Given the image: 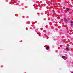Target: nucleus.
Listing matches in <instances>:
<instances>
[{"label":"nucleus","instance_id":"nucleus-3","mask_svg":"<svg viewBox=\"0 0 73 73\" xmlns=\"http://www.w3.org/2000/svg\"><path fill=\"white\" fill-rule=\"evenodd\" d=\"M64 21H65L66 23H67V19H64Z\"/></svg>","mask_w":73,"mask_h":73},{"label":"nucleus","instance_id":"nucleus-1","mask_svg":"<svg viewBox=\"0 0 73 73\" xmlns=\"http://www.w3.org/2000/svg\"><path fill=\"white\" fill-rule=\"evenodd\" d=\"M70 23H71V27H73V21H72L71 20H70Z\"/></svg>","mask_w":73,"mask_h":73},{"label":"nucleus","instance_id":"nucleus-4","mask_svg":"<svg viewBox=\"0 0 73 73\" xmlns=\"http://www.w3.org/2000/svg\"><path fill=\"white\" fill-rule=\"evenodd\" d=\"M66 50H68V51H69V48L68 47H67L66 48Z\"/></svg>","mask_w":73,"mask_h":73},{"label":"nucleus","instance_id":"nucleus-6","mask_svg":"<svg viewBox=\"0 0 73 73\" xmlns=\"http://www.w3.org/2000/svg\"><path fill=\"white\" fill-rule=\"evenodd\" d=\"M46 49H47V50H48V49H49V47H47L46 48Z\"/></svg>","mask_w":73,"mask_h":73},{"label":"nucleus","instance_id":"nucleus-7","mask_svg":"<svg viewBox=\"0 0 73 73\" xmlns=\"http://www.w3.org/2000/svg\"><path fill=\"white\" fill-rule=\"evenodd\" d=\"M71 73H73V72H71Z\"/></svg>","mask_w":73,"mask_h":73},{"label":"nucleus","instance_id":"nucleus-5","mask_svg":"<svg viewBox=\"0 0 73 73\" xmlns=\"http://www.w3.org/2000/svg\"><path fill=\"white\" fill-rule=\"evenodd\" d=\"M62 58H63L64 59V58H65V56H62Z\"/></svg>","mask_w":73,"mask_h":73},{"label":"nucleus","instance_id":"nucleus-2","mask_svg":"<svg viewBox=\"0 0 73 73\" xmlns=\"http://www.w3.org/2000/svg\"><path fill=\"white\" fill-rule=\"evenodd\" d=\"M66 9L67 11H69L70 10V9L69 8H66Z\"/></svg>","mask_w":73,"mask_h":73}]
</instances>
